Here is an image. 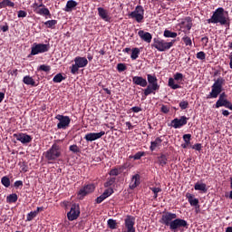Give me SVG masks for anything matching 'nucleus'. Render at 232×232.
Returning <instances> with one entry per match:
<instances>
[{"instance_id": "53", "label": "nucleus", "mask_w": 232, "mask_h": 232, "mask_svg": "<svg viewBox=\"0 0 232 232\" xmlns=\"http://www.w3.org/2000/svg\"><path fill=\"white\" fill-rule=\"evenodd\" d=\"M192 150L196 151H201L202 150V144L201 143H196L192 147Z\"/></svg>"}, {"instance_id": "45", "label": "nucleus", "mask_w": 232, "mask_h": 232, "mask_svg": "<svg viewBox=\"0 0 232 232\" xmlns=\"http://www.w3.org/2000/svg\"><path fill=\"white\" fill-rule=\"evenodd\" d=\"M127 70V65L125 63H118L117 64V71L119 72H122Z\"/></svg>"}, {"instance_id": "40", "label": "nucleus", "mask_w": 232, "mask_h": 232, "mask_svg": "<svg viewBox=\"0 0 232 232\" xmlns=\"http://www.w3.org/2000/svg\"><path fill=\"white\" fill-rule=\"evenodd\" d=\"M69 151H71V152L73 153V154H78V153L81 152V150H80V148L78 147V145L73 144V145H71V146L69 147Z\"/></svg>"}, {"instance_id": "35", "label": "nucleus", "mask_w": 232, "mask_h": 232, "mask_svg": "<svg viewBox=\"0 0 232 232\" xmlns=\"http://www.w3.org/2000/svg\"><path fill=\"white\" fill-rule=\"evenodd\" d=\"M1 184L5 187V188H9L11 186V181L10 179L7 176H4L1 179Z\"/></svg>"}, {"instance_id": "33", "label": "nucleus", "mask_w": 232, "mask_h": 232, "mask_svg": "<svg viewBox=\"0 0 232 232\" xmlns=\"http://www.w3.org/2000/svg\"><path fill=\"white\" fill-rule=\"evenodd\" d=\"M140 54V48H132L131 49V54H130L131 60L138 59Z\"/></svg>"}, {"instance_id": "46", "label": "nucleus", "mask_w": 232, "mask_h": 232, "mask_svg": "<svg viewBox=\"0 0 232 232\" xmlns=\"http://www.w3.org/2000/svg\"><path fill=\"white\" fill-rule=\"evenodd\" d=\"M182 41L184 42V44H185L186 45L192 46V44H193L192 39H191L190 37H188V36H184V37L182 38Z\"/></svg>"}, {"instance_id": "10", "label": "nucleus", "mask_w": 232, "mask_h": 232, "mask_svg": "<svg viewBox=\"0 0 232 232\" xmlns=\"http://www.w3.org/2000/svg\"><path fill=\"white\" fill-rule=\"evenodd\" d=\"M121 232H136L135 218L133 216H126Z\"/></svg>"}, {"instance_id": "60", "label": "nucleus", "mask_w": 232, "mask_h": 232, "mask_svg": "<svg viewBox=\"0 0 232 232\" xmlns=\"http://www.w3.org/2000/svg\"><path fill=\"white\" fill-rule=\"evenodd\" d=\"M187 19H188V24H187L185 26H186V28H187L188 30H191V28H192V26H193V23H192V21L190 20L189 17H188Z\"/></svg>"}, {"instance_id": "15", "label": "nucleus", "mask_w": 232, "mask_h": 232, "mask_svg": "<svg viewBox=\"0 0 232 232\" xmlns=\"http://www.w3.org/2000/svg\"><path fill=\"white\" fill-rule=\"evenodd\" d=\"M105 135V131L104 130H102L98 133H95V132H91V133H87L85 136H84V140L87 141V142H92V141H95L97 140H100L102 139L103 136Z\"/></svg>"}, {"instance_id": "61", "label": "nucleus", "mask_w": 232, "mask_h": 232, "mask_svg": "<svg viewBox=\"0 0 232 232\" xmlns=\"http://www.w3.org/2000/svg\"><path fill=\"white\" fill-rule=\"evenodd\" d=\"M160 110H161L162 113H169V109L166 105H162Z\"/></svg>"}, {"instance_id": "20", "label": "nucleus", "mask_w": 232, "mask_h": 232, "mask_svg": "<svg viewBox=\"0 0 232 232\" xmlns=\"http://www.w3.org/2000/svg\"><path fill=\"white\" fill-rule=\"evenodd\" d=\"M138 35L140 36V38L141 40H143L144 42H146L148 44L151 43L152 38H153V36L150 33L145 32L144 30L139 31Z\"/></svg>"}, {"instance_id": "41", "label": "nucleus", "mask_w": 232, "mask_h": 232, "mask_svg": "<svg viewBox=\"0 0 232 232\" xmlns=\"http://www.w3.org/2000/svg\"><path fill=\"white\" fill-rule=\"evenodd\" d=\"M116 182V178H110L107 179V181L104 183V188H111L113 186Z\"/></svg>"}, {"instance_id": "48", "label": "nucleus", "mask_w": 232, "mask_h": 232, "mask_svg": "<svg viewBox=\"0 0 232 232\" xmlns=\"http://www.w3.org/2000/svg\"><path fill=\"white\" fill-rule=\"evenodd\" d=\"M145 156V152H142V151H139L137 152L134 156H133V160H141L142 157Z\"/></svg>"}, {"instance_id": "31", "label": "nucleus", "mask_w": 232, "mask_h": 232, "mask_svg": "<svg viewBox=\"0 0 232 232\" xmlns=\"http://www.w3.org/2000/svg\"><path fill=\"white\" fill-rule=\"evenodd\" d=\"M107 226L111 230H115L117 229V227H118V223H117V220L113 219V218H110L108 219L107 221Z\"/></svg>"}, {"instance_id": "13", "label": "nucleus", "mask_w": 232, "mask_h": 232, "mask_svg": "<svg viewBox=\"0 0 232 232\" xmlns=\"http://www.w3.org/2000/svg\"><path fill=\"white\" fill-rule=\"evenodd\" d=\"M188 118L186 116H181L179 119L176 118L170 121L169 126L174 128L175 130H179L182 128V126H186L188 124Z\"/></svg>"}, {"instance_id": "59", "label": "nucleus", "mask_w": 232, "mask_h": 232, "mask_svg": "<svg viewBox=\"0 0 232 232\" xmlns=\"http://www.w3.org/2000/svg\"><path fill=\"white\" fill-rule=\"evenodd\" d=\"M8 75H14V77H17L18 75V70L14 69V70H9L7 71Z\"/></svg>"}, {"instance_id": "42", "label": "nucleus", "mask_w": 232, "mask_h": 232, "mask_svg": "<svg viewBox=\"0 0 232 232\" xmlns=\"http://www.w3.org/2000/svg\"><path fill=\"white\" fill-rule=\"evenodd\" d=\"M37 217V212L34 211H30L27 215H26V221L27 222H31L34 218H35Z\"/></svg>"}, {"instance_id": "54", "label": "nucleus", "mask_w": 232, "mask_h": 232, "mask_svg": "<svg viewBox=\"0 0 232 232\" xmlns=\"http://www.w3.org/2000/svg\"><path fill=\"white\" fill-rule=\"evenodd\" d=\"M26 16H27V13L25 11H24V10H19L17 12V17L18 18H24Z\"/></svg>"}, {"instance_id": "2", "label": "nucleus", "mask_w": 232, "mask_h": 232, "mask_svg": "<svg viewBox=\"0 0 232 232\" xmlns=\"http://www.w3.org/2000/svg\"><path fill=\"white\" fill-rule=\"evenodd\" d=\"M224 84H226V79L222 77L214 80V83L211 86V92L207 96V99H217L218 96V99H226L227 95H226V92H222Z\"/></svg>"}, {"instance_id": "64", "label": "nucleus", "mask_w": 232, "mask_h": 232, "mask_svg": "<svg viewBox=\"0 0 232 232\" xmlns=\"http://www.w3.org/2000/svg\"><path fill=\"white\" fill-rule=\"evenodd\" d=\"M229 59H230L229 66L232 69V52L230 53Z\"/></svg>"}, {"instance_id": "52", "label": "nucleus", "mask_w": 232, "mask_h": 232, "mask_svg": "<svg viewBox=\"0 0 232 232\" xmlns=\"http://www.w3.org/2000/svg\"><path fill=\"white\" fill-rule=\"evenodd\" d=\"M207 57V54L205 52L201 51L197 53V58L199 60H205Z\"/></svg>"}, {"instance_id": "43", "label": "nucleus", "mask_w": 232, "mask_h": 232, "mask_svg": "<svg viewBox=\"0 0 232 232\" xmlns=\"http://www.w3.org/2000/svg\"><path fill=\"white\" fill-rule=\"evenodd\" d=\"M173 77H174L173 78L174 80H176L178 82H179L183 81L184 74L181 72H176Z\"/></svg>"}, {"instance_id": "24", "label": "nucleus", "mask_w": 232, "mask_h": 232, "mask_svg": "<svg viewBox=\"0 0 232 232\" xmlns=\"http://www.w3.org/2000/svg\"><path fill=\"white\" fill-rule=\"evenodd\" d=\"M158 164L161 167H165L168 164V155L161 153L158 158Z\"/></svg>"}, {"instance_id": "32", "label": "nucleus", "mask_w": 232, "mask_h": 232, "mask_svg": "<svg viewBox=\"0 0 232 232\" xmlns=\"http://www.w3.org/2000/svg\"><path fill=\"white\" fill-rule=\"evenodd\" d=\"M57 23H58L57 20H48L44 22V24L45 25L46 28L54 29Z\"/></svg>"}, {"instance_id": "36", "label": "nucleus", "mask_w": 232, "mask_h": 232, "mask_svg": "<svg viewBox=\"0 0 232 232\" xmlns=\"http://www.w3.org/2000/svg\"><path fill=\"white\" fill-rule=\"evenodd\" d=\"M66 77H64L62 73H57L53 78V82H63V81H65Z\"/></svg>"}, {"instance_id": "9", "label": "nucleus", "mask_w": 232, "mask_h": 232, "mask_svg": "<svg viewBox=\"0 0 232 232\" xmlns=\"http://www.w3.org/2000/svg\"><path fill=\"white\" fill-rule=\"evenodd\" d=\"M145 10L141 5H137L133 12L129 14V17L135 19L136 22L141 23L144 20Z\"/></svg>"}, {"instance_id": "57", "label": "nucleus", "mask_w": 232, "mask_h": 232, "mask_svg": "<svg viewBox=\"0 0 232 232\" xmlns=\"http://www.w3.org/2000/svg\"><path fill=\"white\" fill-rule=\"evenodd\" d=\"M24 186V182L22 180H16L14 181V187L15 188H22Z\"/></svg>"}, {"instance_id": "44", "label": "nucleus", "mask_w": 232, "mask_h": 232, "mask_svg": "<svg viewBox=\"0 0 232 232\" xmlns=\"http://www.w3.org/2000/svg\"><path fill=\"white\" fill-rule=\"evenodd\" d=\"M38 71H44L45 72H48L51 71V66L49 65H45V64H42L37 68Z\"/></svg>"}, {"instance_id": "62", "label": "nucleus", "mask_w": 232, "mask_h": 232, "mask_svg": "<svg viewBox=\"0 0 232 232\" xmlns=\"http://www.w3.org/2000/svg\"><path fill=\"white\" fill-rule=\"evenodd\" d=\"M201 42L205 43V45H208L209 43V38L208 36H204L201 38Z\"/></svg>"}, {"instance_id": "49", "label": "nucleus", "mask_w": 232, "mask_h": 232, "mask_svg": "<svg viewBox=\"0 0 232 232\" xmlns=\"http://www.w3.org/2000/svg\"><path fill=\"white\" fill-rule=\"evenodd\" d=\"M188 106H189V102L188 101H182L179 102V108L182 110H187Z\"/></svg>"}, {"instance_id": "7", "label": "nucleus", "mask_w": 232, "mask_h": 232, "mask_svg": "<svg viewBox=\"0 0 232 232\" xmlns=\"http://www.w3.org/2000/svg\"><path fill=\"white\" fill-rule=\"evenodd\" d=\"M89 63L88 59L86 57L77 56L74 58V64H72L71 68V72L72 75H76L78 73L80 68H84Z\"/></svg>"}, {"instance_id": "19", "label": "nucleus", "mask_w": 232, "mask_h": 232, "mask_svg": "<svg viewBox=\"0 0 232 232\" xmlns=\"http://www.w3.org/2000/svg\"><path fill=\"white\" fill-rule=\"evenodd\" d=\"M186 198H187V199H188V203L191 207H195V208H200L199 199L195 198V196L193 194L188 192L186 194Z\"/></svg>"}, {"instance_id": "23", "label": "nucleus", "mask_w": 232, "mask_h": 232, "mask_svg": "<svg viewBox=\"0 0 232 232\" xmlns=\"http://www.w3.org/2000/svg\"><path fill=\"white\" fill-rule=\"evenodd\" d=\"M162 142L163 140L160 137L156 138L154 141L150 142V151H154L157 148L160 147Z\"/></svg>"}, {"instance_id": "14", "label": "nucleus", "mask_w": 232, "mask_h": 232, "mask_svg": "<svg viewBox=\"0 0 232 232\" xmlns=\"http://www.w3.org/2000/svg\"><path fill=\"white\" fill-rule=\"evenodd\" d=\"M14 138L23 145H27L33 141L32 136L26 133L14 134Z\"/></svg>"}, {"instance_id": "26", "label": "nucleus", "mask_w": 232, "mask_h": 232, "mask_svg": "<svg viewBox=\"0 0 232 232\" xmlns=\"http://www.w3.org/2000/svg\"><path fill=\"white\" fill-rule=\"evenodd\" d=\"M24 84H26V86H36L35 81L31 77L30 75H26L23 78Z\"/></svg>"}, {"instance_id": "6", "label": "nucleus", "mask_w": 232, "mask_h": 232, "mask_svg": "<svg viewBox=\"0 0 232 232\" xmlns=\"http://www.w3.org/2000/svg\"><path fill=\"white\" fill-rule=\"evenodd\" d=\"M175 43H176V40L166 42L165 40H162L160 38H154L151 47H154L159 52H166V51H169L170 48H172Z\"/></svg>"}, {"instance_id": "63", "label": "nucleus", "mask_w": 232, "mask_h": 232, "mask_svg": "<svg viewBox=\"0 0 232 232\" xmlns=\"http://www.w3.org/2000/svg\"><path fill=\"white\" fill-rule=\"evenodd\" d=\"M125 124H126L128 130H133L134 127L130 121H126Z\"/></svg>"}, {"instance_id": "25", "label": "nucleus", "mask_w": 232, "mask_h": 232, "mask_svg": "<svg viewBox=\"0 0 232 232\" xmlns=\"http://www.w3.org/2000/svg\"><path fill=\"white\" fill-rule=\"evenodd\" d=\"M194 189L196 191H201L203 193H207L208 192V187L206 183H200V182H197L194 186Z\"/></svg>"}, {"instance_id": "12", "label": "nucleus", "mask_w": 232, "mask_h": 232, "mask_svg": "<svg viewBox=\"0 0 232 232\" xmlns=\"http://www.w3.org/2000/svg\"><path fill=\"white\" fill-rule=\"evenodd\" d=\"M80 207L77 204H72L70 211L67 213V218L69 221H74L80 217Z\"/></svg>"}, {"instance_id": "38", "label": "nucleus", "mask_w": 232, "mask_h": 232, "mask_svg": "<svg viewBox=\"0 0 232 232\" xmlns=\"http://www.w3.org/2000/svg\"><path fill=\"white\" fill-rule=\"evenodd\" d=\"M163 35L167 38H176L178 36V33L165 30Z\"/></svg>"}, {"instance_id": "34", "label": "nucleus", "mask_w": 232, "mask_h": 232, "mask_svg": "<svg viewBox=\"0 0 232 232\" xmlns=\"http://www.w3.org/2000/svg\"><path fill=\"white\" fill-rule=\"evenodd\" d=\"M37 14L40 15H51L50 10L44 6L43 8H40L39 10L36 11Z\"/></svg>"}, {"instance_id": "4", "label": "nucleus", "mask_w": 232, "mask_h": 232, "mask_svg": "<svg viewBox=\"0 0 232 232\" xmlns=\"http://www.w3.org/2000/svg\"><path fill=\"white\" fill-rule=\"evenodd\" d=\"M147 81L149 85L144 90L145 97L151 95V93H156L155 92H158V90L160 88V85L158 83V78L155 74H147Z\"/></svg>"}, {"instance_id": "39", "label": "nucleus", "mask_w": 232, "mask_h": 232, "mask_svg": "<svg viewBox=\"0 0 232 232\" xmlns=\"http://www.w3.org/2000/svg\"><path fill=\"white\" fill-rule=\"evenodd\" d=\"M114 193V189L112 188H109L105 189L102 193V196L107 199Z\"/></svg>"}, {"instance_id": "56", "label": "nucleus", "mask_w": 232, "mask_h": 232, "mask_svg": "<svg viewBox=\"0 0 232 232\" xmlns=\"http://www.w3.org/2000/svg\"><path fill=\"white\" fill-rule=\"evenodd\" d=\"M0 31L5 33L7 31H9V25L7 23H5V24L0 25Z\"/></svg>"}, {"instance_id": "1", "label": "nucleus", "mask_w": 232, "mask_h": 232, "mask_svg": "<svg viewBox=\"0 0 232 232\" xmlns=\"http://www.w3.org/2000/svg\"><path fill=\"white\" fill-rule=\"evenodd\" d=\"M160 223L169 227L172 232H177L181 228L188 229V221L183 218H178V215L172 212L164 213L160 219Z\"/></svg>"}, {"instance_id": "37", "label": "nucleus", "mask_w": 232, "mask_h": 232, "mask_svg": "<svg viewBox=\"0 0 232 232\" xmlns=\"http://www.w3.org/2000/svg\"><path fill=\"white\" fill-rule=\"evenodd\" d=\"M150 189H151L152 193L154 194L153 196L154 199H157L159 198V193L162 192L161 188L152 187V188H150Z\"/></svg>"}, {"instance_id": "27", "label": "nucleus", "mask_w": 232, "mask_h": 232, "mask_svg": "<svg viewBox=\"0 0 232 232\" xmlns=\"http://www.w3.org/2000/svg\"><path fill=\"white\" fill-rule=\"evenodd\" d=\"M78 5V3L74 0H69L67 1L66 3V5H65V8H64V11L66 12H71L72 11V8L76 7Z\"/></svg>"}, {"instance_id": "16", "label": "nucleus", "mask_w": 232, "mask_h": 232, "mask_svg": "<svg viewBox=\"0 0 232 232\" xmlns=\"http://www.w3.org/2000/svg\"><path fill=\"white\" fill-rule=\"evenodd\" d=\"M222 106L232 111V103L226 98H218L216 104L214 105V108H222Z\"/></svg>"}, {"instance_id": "17", "label": "nucleus", "mask_w": 232, "mask_h": 232, "mask_svg": "<svg viewBox=\"0 0 232 232\" xmlns=\"http://www.w3.org/2000/svg\"><path fill=\"white\" fill-rule=\"evenodd\" d=\"M95 186L93 184H88L79 190L78 195L81 197H86L87 195L94 192Z\"/></svg>"}, {"instance_id": "8", "label": "nucleus", "mask_w": 232, "mask_h": 232, "mask_svg": "<svg viewBox=\"0 0 232 232\" xmlns=\"http://www.w3.org/2000/svg\"><path fill=\"white\" fill-rule=\"evenodd\" d=\"M49 50H50V44L34 43L31 47V53L28 55V57L32 55H36L39 53H44L45 52H48Z\"/></svg>"}, {"instance_id": "3", "label": "nucleus", "mask_w": 232, "mask_h": 232, "mask_svg": "<svg viewBox=\"0 0 232 232\" xmlns=\"http://www.w3.org/2000/svg\"><path fill=\"white\" fill-rule=\"evenodd\" d=\"M208 24H227V17L224 14V8L219 7L213 12L212 16L207 20Z\"/></svg>"}, {"instance_id": "58", "label": "nucleus", "mask_w": 232, "mask_h": 232, "mask_svg": "<svg viewBox=\"0 0 232 232\" xmlns=\"http://www.w3.org/2000/svg\"><path fill=\"white\" fill-rule=\"evenodd\" d=\"M130 111H132L133 113H140V111H142V108L138 107V106H134V107L130 108Z\"/></svg>"}, {"instance_id": "21", "label": "nucleus", "mask_w": 232, "mask_h": 232, "mask_svg": "<svg viewBox=\"0 0 232 232\" xmlns=\"http://www.w3.org/2000/svg\"><path fill=\"white\" fill-rule=\"evenodd\" d=\"M140 185V175L135 174L131 178V181L130 183V189L134 190Z\"/></svg>"}, {"instance_id": "55", "label": "nucleus", "mask_w": 232, "mask_h": 232, "mask_svg": "<svg viewBox=\"0 0 232 232\" xmlns=\"http://www.w3.org/2000/svg\"><path fill=\"white\" fill-rule=\"evenodd\" d=\"M106 198H104V196L102 194L99 197H97V198L95 199V203L96 204H102L103 202V200H105Z\"/></svg>"}, {"instance_id": "5", "label": "nucleus", "mask_w": 232, "mask_h": 232, "mask_svg": "<svg viewBox=\"0 0 232 232\" xmlns=\"http://www.w3.org/2000/svg\"><path fill=\"white\" fill-rule=\"evenodd\" d=\"M62 156L61 146L53 143L52 147L45 151L44 158L47 161H55Z\"/></svg>"}, {"instance_id": "18", "label": "nucleus", "mask_w": 232, "mask_h": 232, "mask_svg": "<svg viewBox=\"0 0 232 232\" xmlns=\"http://www.w3.org/2000/svg\"><path fill=\"white\" fill-rule=\"evenodd\" d=\"M98 11V15L105 22H111V17L109 14V12L104 9L103 7H98L97 8Z\"/></svg>"}, {"instance_id": "11", "label": "nucleus", "mask_w": 232, "mask_h": 232, "mask_svg": "<svg viewBox=\"0 0 232 232\" xmlns=\"http://www.w3.org/2000/svg\"><path fill=\"white\" fill-rule=\"evenodd\" d=\"M55 119L59 121V122L57 123L58 130H67V128H69L72 121L69 116H64L62 114H57L55 116Z\"/></svg>"}, {"instance_id": "47", "label": "nucleus", "mask_w": 232, "mask_h": 232, "mask_svg": "<svg viewBox=\"0 0 232 232\" xmlns=\"http://www.w3.org/2000/svg\"><path fill=\"white\" fill-rule=\"evenodd\" d=\"M191 138H192V135L191 134H184L183 135V140L185 143L187 144H191Z\"/></svg>"}, {"instance_id": "30", "label": "nucleus", "mask_w": 232, "mask_h": 232, "mask_svg": "<svg viewBox=\"0 0 232 232\" xmlns=\"http://www.w3.org/2000/svg\"><path fill=\"white\" fill-rule=\"evenodd\" d=\"M18 200V196L16 193H12L6 197V202L8 204H14L16 203Z\"/></svg>"}, {"instance_id": "28", "label": "nucleus", "mask_w": 232, "mask_h": 232, "mask_svg": "<svg viewBox=\"0 0 232 232\" xmlns=\"http://www.w3.org/2000/svg\"><path fill=\"white\" fill-rule=\"evenodd\" d=\"M168 86L171 88V90H179L181 88L179 83H176V80L174 78H169Z\"/></svg>"}, {"instance_id": "29", "label": "nucleus", "mask_w": 232, "mask_h": 232, "mask_svg": "<svg viewBox=\"0 0 232 232\" xmlns=\"http://www.w3.org/2000/svg\"><path fill=\"white\" fill-rule=\"evenodd\" d=\"M6 6L14 8L15 6V4L11 0H3L2 2H0V9L5 8Z\"/></svg>"}, {"instance_id": "22", "label": "nucleus", "mask_w": 232, "mask_h": 232, "mask_svg": "<svg viewBox=\"0 0 232 232\" xmlns=\"http://www.w3.org/2000/svg\"><path fill=\"white\" fill-rule=\"evenodd\" d=\"M132 82H133V84H136L137 86H141V88H146V86H148L147 80L141 76H134L132 78Z\"/></svg>"}, {"instance_id": "51", "label": "nucleus", "mask_w": 232, "mask_h": 232, "mask_svg": "<svg viewBox=\"0 0 232 232\" xmlns=\"http://www.w3.org/2000/svg\"><path fill=\"white\" fill-rule=\"evenodd\" d=\"M109 175L112 177H118L120 175V170L118 169H111Z\"/></svg>"}, {"instance_id": "50", "label": "nucleus", "mask_w": 232, "mask_h": 232, "mask_svg": "<svg viewBox=\"0 0 232 232\" xmlns=\"http://www.w3.org/2000/svg\"><path fill=\"white\" fill-rule=\"evenodd\" d=\"M32 7L34 8V11L35 13H37V11L40 9V7H44V4H37V3H34L32 5Z\"/></svg>"}]
</instances>
